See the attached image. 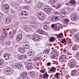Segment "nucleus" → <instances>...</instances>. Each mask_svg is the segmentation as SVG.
Wrapping results in <instances>:
<instances>
[{
	"label": "nucleus",
	"mask_w": 79,
	"mask_h": 79,
	"mask_svg": "<svg viewBox=\"0 0 79 79\" xmlns=\"http://www.w3.org/2000/svg\"><path fill=\"white\" fill-rule=\"evenodd\" d=\"M75 60V59H72V60L69 61L68 63V65L70 68H74L75 66L76 65V63L74 62Z\"/></svg>",
	"instance_id": "1"
},
{
	"label": "nucleus",
	"mask_w": 79,
	"mask_h": 79,
	"mask_svg": "<svg viewBox=\"0 0 79 79\" xmlns=\"http://www.w3.org/2000/svg\"><path fill=\"white\" fill-rule=\"evenodd\" d=\"M12 66L15 68H17L19 70H23V69L24 67L23 65L21 64L18 63H13L12 64Z\"/></svg>",
	"instance_id": "2"
},
{
	"label": "nucleus",
	"mask_w": 79,
	"mask_h": 79,
	"mask_svg": "<svg viewBox=\"0 0 79 79\" xmlns=\"http://www.w3.org/2000/svg\"><path fill=\"white\" fill-rule=\"evenodd\" d=\"M59 55L58 52L56 50H54L52 51V54L50 55L52 59H55L56 56L57 57Z\"/></svg>",
	"instance_id": "3"
},
{
	"label": "nucleus",
	"mask_w": 79,
	"mask_h": 79,
	"mask_svg": "<svg viewBox=\"0 0 79 79\" xmlns=\"http://www.w3.org/2000/svg\"><path fill=\"white\" fill-rule=\"evenodd\" d=\"M66 59H68L66 55H62L59 58V60L60 62L62 63H65Z\"/></svg>",
	"instance_id": "4"
},
{
	"label": "nucleus",
	"mask_w": 79,
	"mask_h": 79,
	"mask_svg": "<svg viewBox=\"0 0 79 79\" xmlns=\"http://www.w3.org/2000/svg\"><path fill=\"white\" fill-rule=\"evenodd\" d=\"M32 39L35 42H39L40 40V36L37 34L35 35L32 37Z\"/></svg>",
	"instance_id": "5"
},
{
	"label": "nucleus",
	"mask_w": 79,
	"mask_h": 79,
	"mask_svg": "<svg viewBox=\"0 0 79 79\" xmlns=\"http://www.w3.org/2000/svg\"><path fill=\"white\" fill-rule=\"evenodd\" d=\"M13 73V70L10 69H6L5 71V73L7 75H10Z\"/></svg>",
	"instance_id": "6"
},
{
	"label": "nucleus",
	"mask_w": 79,
	"mask_h": 79,
	"mask_svg": "<svg viewBox=\"0 0 79 79\" xmlns=\"http://www.w3.org/2000/svg\"><path fill=\"white\" fill-rule=\"evenodd\" d=\"M3 33L4 34L2 35V36L1 37V40H3V39H5L7 36V35H8V32H6V29L3 30Z\"/></svg>",
	"instance_id": "7"
},
{
	"label": "nucleus",
	"mask_w": 79,
	"mask_h": 79,
	"mask_svg": "<svg viewBox=\"0 0 79 79\" xmlns=\"http://www.w3.org/2000/svg\"><path fill=\"white\" fill-rule=\"evenodd\" d=\"M20 15L22 16L23 18H27V17L28 16V13L27 12L25 11L24 10H22L20 13Z\"/></svg>",
	"instance_id": "8"
},
{
	"label": "nucleus",
	"mask_w": 79,
	"mask_h": 79,
	"mask_svg": "<svg viewBox=\"0 0 79 79\" xmlns=\"http://www.w3.org/2000/svg\"><path fill=\"white\" fill-rule=\"evenodd\" d=\"M23 38V35L21 34H19L17 35L16 37V40L18 42L21 41Z\"/></svg>",
	"instance_id": "9"
},
{
	"label": "nucleus",
	"mask_w": 79,
	"mask_h": 79,
	"mask_svg": "<svg viewBox=\"0 0 79 79\" xmlns=\"http://www.w3.org/2000/svg\"><path fill=\"white\" fill-rule=\"evenodd\" d=\"M38 17L40 19V20H43L44 18V15L41 12H38Z\"/></svg>",
	"instance_id": "10"
},
{
	"label": "nucleus",
	"mask_w": 79,
	"mask_h": 79,
	"mask_svg": "<svg viewBox=\"0 0 79 79\" xmlns=\"http://www.w3.org/2000/svg\"><path fill=\"white\" fill-rule=\"evenodd\" d=\"M38 33L41 34V35H48V34L45 31H43L42 30H39L37 31Z\"/></svg>",
	"instance_id": "11"
},
{
	"label": "nucleus",
	"mask_w": 79,
	"mask_h": 79,
	"mask_svg": "<svg viewBox=\"0 0 79 79\" xmlns=\"http://www.w3.org/2000/svg\"><path fill=\"white\" fill-rule=\"evenodd\" d=\"M26 58H27V56L25 55H21L18 57L19 60H26Z\"/></svg>",
	"instance_id": "12"
},
{
	"label": "nucleus",
	"mask_w": 79,
	"mask_h": 79,
	"mask_svg": "<svg viewBox=\"0 0 79 79\" xmlns=\"http://www.w3.org/2000/svg\"><path fill=\"white\" fill-rule=\"evenodd\" d=\"M28 54L30 58L31 59V58H32V57H33L34 55V52H33L31 51L28 52Z\"/></svg>",
	"instance_id": "13"
},
{
	"label": "nucleus",
	"mask_w": 79,
	"mask_h": 79,
	"mask_svg": "<svg viewBox=\"0 0 79 79\" xmlns=\"http://www.w3.org/2000/svg\"><path fill=\"white\" fill-rule=\"evenodd\" d=\"M33 65V64H32V63H28L27 64L26 67L27 68H28V69L30 70L31 68H33V66H32Z\"/></svg>",
	"instance_id": "14"
},
{
	"label": "nucleus",
	"mask_w": 79,
	"mask_h": 79,
	"mask_svg": "<svg viewBox=\"0 0 79 79\" xmlns=\"http://www.w3.org/2000/svg\"><path fill=\"white\" fill-rule=\"evenodd\" d=\"M22 47L24 48H26V49H27L30 47V45L27 44V43H25L23 44Z\"/></svg>",
	"instance_id": "15"
},
{
	"label": "nucleus",
	"mask_w": 79,
	"mask_h": 79,
	"mask_svg": "<svg viewBox=\"0 0 79 79\" xmlns=\"http://www.w3.org/2000/svg\"><path fill=\"white\" fill-rule=\"evenodd\" d=\"M56 70V69L55 68V67H52V68L50 70L48 71V72L49 73H55Z\"/></svg>",
	"instance_id": "16"
},
{
	"label": "nucleus",
	"mask_w": 79,
	"mask_h": 79,
	"mask_svg": "<svg viewBox=\"0 0 79 79\" xmlns=\"http://www.w3.org/2000/svg\"><path fill=\"white\" fill-rule=\"evenodd\" d=\"M19 51L21 53H24L26 51L25 48L23 47H20L19 49Z\"/></svg>",
	"instance_id": "17"
},
{
	"label": "nucleus",
	"mask_w": 79,
	"mask_h": 79,
	"mask_svg": "<svg viewBox=\"0 0 79 79\" xmlns=\"http://www.w3.org/2000/svg\"><path fill=\"white\" fill-rule=\"evenodd\" d=\"M58 17H53L51 19V21L52 22H56L58 21Z\"/></svg>",
	"instance_id": "18"
},
{
	"label": "nucleus",
	"mask_w": 79,
	"mask_h": 79,
	"mask_svg": "<svg viewBox=\"0 0 79 79\" xmlns=\"http://www.w3.org/2000/svg\"><path fill=\"white\" fill-rule=\"evenodd\" d=\"M58 2V0H51L50 1V4L51 5H56Z\"/></svg>",
	"instance_id": "19"
},
{
	"label": "nucleus",
	"mask_w": 79,
	"mask_h": 79,
	"mask_svg": "<svg viewBox=\"0 0 79 79\" xmlns=\"http://www.w3.org/2000/svg\"><path fill=\"white\" fill-rule=\"evenodd\" d=\"M12 19L11 17H7L6 19V21L7 23H10L11 22Z\"/></svg>",
	"instance_id": "20"
},
{
	"label": "nucleus",
	"mask_w": 79,
	"mask_h": 79,
	"mask_svg": "<svg viewBox=\"0 0 79 79\" xmlns=\"http://www.w3.org/2000/svg\"><path fill=\"white\" fill-rule=\"evenodd\" d=\"M24 29L27 32H31V31H32V30L30 29L29 27H27L24 28Z\"/></svg>",
	"instance_id": "21"
},
{
	"label": "nucleus",
	"mask_w": 79,
	"mask_h": 79,
	"mask_svg": "<svg viewBox=\"0 0 79 79\" xmlns=\"http://www.w3.org/2000/svg\"><path fill=\"white\" fill-rule=\"evenodd\" d=\"M4 57L5 58V60H9V58H10V54H5L4 55Z\"/></svg>",
	"instance_id": "22"
},
{
	"label": "nucleus",
	"mask_w": 79,
	"mask_h": 79,
	"mask_svg": "<svg viewBox=\"0 0 79 79\" xmlns=\"http://www.w3.org/2000/svg\"><path fill=\"white\" fill-rule=\"evenodd\" d=\"M20 76L22 77H23V78H26V77L27 76V72H25L23 74H21Z\"/></svg>",
	"instance_id": "23"
},
{
	"label": "nucleus",
	"mask_w": 79,
	"mask_h": 79,
	"mask_svg": "<svg viewBox=\"0 0 79 79\" xmlns=\"http://www.w3.org/2000/svg\"><path fill=\"white\" fill-rule=\"evenodd\" d=\"M11 42L10 40L6 41V43L5 44V46L6 47H8L9 45H11Z\"/></svg>",
	"instance_id": "24"
},
{
	"label": "nucleus",
	"mask_w": 79,
	"mask_h": 79,
	"mask_svg": "<svg viewBox=\"0 0 79 79\" xmlns=\"http://www.w3.org/2000/svg\"><path fill=\"white\" fill-rule=\"evenodd\" d=\"M75 38L77 39V41L79 43V33L75 35Z\"/></svg>",
	"instance_id": "25"
},
{
	"label": "nucleus",
	"mask_w": 79,
	"mask_h": 79,
	"mask_svg": "<svg viewBox=\"0 0 79 79\" xmlns=\"http://www.w3.org/2000/svg\"><path fill=\"white\" fill-rule=\"evenodd\" d=\"M61 76V74L60 73H57L55 75V77L56 79H60V76Z\"/></svg>",
	"instance_id": "26"
},
{
	"label": "nucleus",
	"mask_w": 79,
	"mask_h": 79,
	"mask_svg": "<svg viewBox=\"0 0 79 79\" xmlns=\"http://www.w3.org/2000/svg\"><path fill=\"white\" fill-rule=\"evenodd\" d=\"M41 60V57L40 56H36L35 59V61L37 62L38 61H40Z\"/></svg>",
	"instance_id": "27"
},
{
	"label": "nucleus",
	"mask_w": 79,
	"mask_h": 79,
	"mask_svg": "<svg viewBox=\"0 0 79 79\" xmlns=\"http://www.w3.org/2000/svg\"><path fill=\"white\" fill-rule=\"evenodd\" d=\"M56 36L59 38H61L63 37V35L62 33H61L60 34H56Z\"/></svg>",
	"instance_id": "28"
},
{
	"label": "nucleus",
	"mask_w": 79,
	"mask_h": 79,
	"mask_svg": "<svg viewBox=\"0 0 79 79\" xmlns=\"http://www.w3.org/2000/svg\"><path fill=\"white\" fill-rule=\"evenodd\" d=\"M72 50L74 51L77 50V45H74L72 47Z\"/></svg>",
	"instance_id": "29"
},
{
	"label": "nucleus",
	"mask_w": 79,
	"mask_h": 79,
	"mask_svg": "<svg viewBox=\"0 0 79 79\" xmlns=\"http://www.w3.org/2000/svg\"><path fill=\"white\" fill-rule=\"evenodd\" d=\"M58 25H59V24H58V23H57L56 24V27H55V29L56 31H59V30H60V26H58Z\"/></svg>",
	"instance_id": "30"
},
{
	"label": "nucleus",
	"mask_w": 79,
	"mask_h": 79,
	"mask_svg": "<svg viewBox=\"0 0 79 79\" xmlns=\"http://www.w3.org/2000/svg\"><path fill=\"white\" fill-rule=\"evenodd\" d=\"M48 27V23L44 24L43 26V29L45 30H46Z\"/></svg>",
	"instance_id": "31"
},
{
	"label": "nucleus",
	"mask_w": 79,
	"mask_h": 79,
	"mask_svg": "<svg viewBox=\"0 0 79 79\" xmlns=\"http://www.w3.org/2000/svg\"><path fill=\"white\" fill-rule=\"evenodd\" d=\"M69 3L72 4V5H75L76 2L74 0H70L69 1Z\"/></svg>",
	"instance_id": "32"
},
{
	"label": "nucleus",
	"mask_w": 79,
	"mask_h": 79,
	"mask_svg": "<svg viewBox=\"0 0 79 79\" xmlns=\"http://www.w3.org/2000/svg\"><path fill=\"white\" fill-rule=\"evenodd\" d=\"M44 10H52V9L50 8V7L49 6H45V8Z\"/></svg>",
	"instance_id": "33"
},
{
	"label": "nucleus",
	"mask_w": 79,
	"mask_h": 79,
	"mask_svg": "<svg viewBox=\"0 0 79 79\" xmlns=\"http://www.w3.org/2000/svg\"><path fill=\"white\" fill-rule=\"evenodd\" d=\"M77 71V70H75L72 71L71 73V75H72V76H73V75H74L75 73H76Z\"/></svg>",
	"instance_id": "34"
},
{
	"label": "nucleus",
	"mask_w": 79,
	"mask_h": 79,
	"mask_svg": "<svg viewBox=\"0 0 79 79\" xmlns=\"http://www.w3.org/2000/svg\"><path fill=\"white\" fill-rule=\"evenodd\" d=\"M44 77L45 78H48L49 77V75H48L47 73L46 72L44 74Z\"/></svg>",
	"instance_id": "35"
},
{
	"label": "nucleus",
	"mask_w": 79,
	"mask_h": 79,
	"mask_svg": "<svg viewBox=\"0 0 79 79\" xmlns=\"http://www.w3.org/2000/svg\"><path fill=\"white\" fill-rule=\"evenodd\" d=\"M69 19H65L64 20V23H65L66 24H68V23H69Z\"/></svg>",
	"instance_id": "36"
},
{
	"label": "nucleus",
	"mask_w": 79,
	"mask_h": 79,
	"mask_svg": "<svg viewBox=\"0 0 79 79\" xmlns=\"http://www.w3.org/2000/svg\"><path fill=\"white\" fill-rule=\"evenodd\" d=\"M5 8L6 10H8L10 9V6L9 5L6 4V5H5Z\"/></svg>",
	"instance_id": "37"
},
{
	"label": "nucleus",
	"mask_w": 79,
	"mask_h": 79,
	"mask_svg": "<svg viewBox=\"0 0 79 79\" xmlns=\"http://www.w3.org/2000/svg\"><path fill=\"white\" fill-rule=\"evenodd\" d=\"M29 8V6H23V9L24 10H28Z\"/></svg>",
	"instance_id": "38"
},
{
	"label": "nucleus",
	"mask_w": 79,
	"mask_h": 79,
	"mask_svg": "<svg viewBox=\"0 0 79 79\" xmlns=\"http://www.w3.org/2000/svg\"><path fill=\"white\" fill-rule=\"evenodd\" d=\"M55 40V38L54 37H51L50 38V41L51 42H54Z\"/></svg>",
	"instance_id": "39"
},
{
	"label": "nucleus",
	"mask_w": 79,
	"mask_h": 79,
	"mask_svg": "<svg viewBox=\"0 0 79 79\" xmlns=\"http://www.w3.org/2000/svg\"><path fill=\"white\" fill-rule=\"evenodd\" d=\"M66 40L65 39H64L62 40L61 41V42L62 44H64V43H66Z\"/></svg>",
	"instance_id": "40"
},
{
	"label": "nucleus",
	"mask_w": 79,
	"mask_h": 79,
	"mask_svg": "<svg viewBox=\"0 0 79 79\" xmlns=\"http://www.w3.org/2000/svg\"><path fill=\"white\" fill-rule=\"evenodd\" d=\"M75 58H79V52H77L76 53L75 55Z\"/></svg>",
	"instance_id": "41"
},
{
	"label": "nucleus",
	"mask_w": 79,
	"mask_h": 79,
	"mask_svg": "<svg viewBox=\"0 0 79 79\" xmlns=\"http://www.w3.org/2000/svg\"><path fill=\"white\" fill-rule=\"evenodd\" d=\"M60 14H62L63 15H66V10H62L61 12H60Z\"/></svg>",
	"instance_id": "42"
},
{
	"label": "nucleus",
	"mask_w": 79,
	"mask_h": 79,
	"mask_svg": "<svg viewBox=\"0 0 79 79\" xmlns=\"http://www.w3.org/2000/svg\"><path fill=\"white\" fill-rule=\"evenodd\" d=\"M45 52L46 54H47L48 53L50 52V50L49 49H47L45 50Z\"/></svg>",
	"instance_id": "43"
},
{
	"label": "nucleus",
	"mask_w": 79,
	"mask_h": 79,
	"mask_svg": "<svg viewBox=\"0 0 79 79\" xmlns=\"http://www.w3.org/2000/svg\"><path fill=\"white\" fill-rule=\"evenodd\" d=\"M42 3H40L38 4L37 6L38 8H40V7H42Z\"/></svg>",
	"instance_id": "44"
},
{
	"label": "nucleus",
	"mask_w": 79,
	"mask_h": 79,
	"mask_svg": "<svg viewBox=\"0 0 79 79\" xmlns=\"http://www.w3.org/2000/svg\"><path fill=\"white\" fill-rule=\"evenodd\" d=\"M47 66H52V63L51 62H48L46 64Z\"/></svg>",
	"instance_id": "45"
},
{
	"label": "nucleus",
	"mask_w": 79,
	"mask_h": 79,
	"mask_svg": "<svg viewBox=\"0 0 79 79\" xmlns=\"http://www.w3.org/2000/svg\"><path fill=\"white\" fill-rule=\"evenodd\" d=\"M63 74H64V75H66V74H68V71L65 70H64L63 71Z\"/></svg>",
	"instance_id": "46"
},
{
	"label": "nucleus",
	"mask_w": 79,
	"mask_h": 79,
	"mask_svg": "<svg viewBox=\"0 0 79 79\" xmlns=\"http://www.w3.org/2000/svg\"><path fill=\"white\" fill-rule=\"evenodd\" d=\"M44 11H45L46 13H50V12H51V10H44Z\"/></svg>",
	"instance_id": "47"
},
{
	"label": "nucleus",
	"mask_w": 79,
	"mask_h": 79,
	"mask_svg": "<svg viewBox=\"0 0 79 79\" xmlns=\"http://www.w3.org/2000/svg\"><path fill=\"white\" fill-rule=\"evenodd\" d=\"M46 70V69H43V70H40V72L41 73H45Z\"/></svg>",
	"instance_id": "48"
},
{
	"label": "nucleus",
	"mask_w": 79,
	"mask_h": 79,
	"mask_svg": "<svg viewBox=\"0 0 79 79\" xmlns=\"http://www.w3.org/2000/svg\"><path fill=\"white\" fill-rule=\"evenodd\" d=\"M11 13L12 14H15L16 13V11L15 10H13L10 11Z\"/></svg>",
	"instance_id": "49"
},
{
	"label": "nucleus",
	"mask_w": 79,
	"mask_h": 79,
	"mask_svg": "<svg viewBox=\"0 0 79 79\" xmlns=\"http://www.w3.org/2000/svg\"><path fill=\"white\" fill-rule=\"evenodd\" d=\"M76 18L75 17H73V16H71V19L72 21H74Z\"/></svg>",
	"instance_id": "50"
},
{
	"label": "nucleus",
	"mask_w": 79,
	"mask_h": 79,
	"mask_svg": "<svg viewBox=\"0 0 79 79\" xmlns=\"http://www.w3.org/2000/svg\"><path fill=\"white\" fill-rule=\"evenodd\" d=\"M68 44L69 45H71V44H73V42L71 41H70L68 42Z\"/></svg>",
	"instance_id": "51"
},
{
	"label": "nucleus",
	"mask_w": 79,
	"mask_h": 79,
	"mask_svg": "<svg viewBox=\"0 0 79 79\" xmlns=\"http://www.w3.org/2000/svg\"><path fill=\"white\" fill-rule=\"evenodd\" d=\"M2 65H3V64L2 63V59H0V68L2 67Z\"/></svg>",
	"instance_id": "52"
},
{
	"label": "nucleus",
	"mask_w": 79,
	"mask_h": 79,
	"mask_svg": "<svg viewBox=\"0 0 79 79\" xmlns=\"http://www.w3.org/2000/svg\"><path fill=\"white\" fill-rule=\"evenodd\" d=\"M51 27L52 29H54L55 28V25L54 24H52L51 25Z\"/></svg>",
	"instance_id": "53"
},
{
	"label": "nucleus",
	"mask_w": 79,
	"mask_h": 79,
	"mask_svg": "<svg viewBox=\"0 0 79 79\" xmlns=\"http://www.w3.org/2000/svg\"><path fill=\"white\" fill-rule=\"evenodd\" d=\"M77 71V73H76V76H79V69H78Z\"/></svg>",
	"instance_id": "54"
},
{
	"label": "nucleus",
	"mask_w": 79,
	"mask_h": 79,
	"mask_svg": "<svg viewBox=\"0 0 79 79\" xmlns=\"http://www.w3.org/2000/svg\"><path fill=\"white\" fill-rule=\"evenodd\" d=\"M60 6L61 5H60V4L56 6V9H58L59 8H60Z\"/></svg>",
	"instance_id": "55"
},
{
	"label": "nucleus",
	"mask_w": 79,
	"mask_h": 79,
	"mask_svg": "<svg viewBox=\"0 0 79 79\" xmlns=\"http://www.w3.org/2000/svg\"><path fill=\"white\" fill-rule=\"evenodd\" d=\"M72 16H73V17H75V18H76V14H74L72 15Z\"/></svg>",
	"instance_id": "56"
},
{
	"label": "nucleus",
	"mask_w": 79,
	"mask_h": 79,
	"mask_svg": "<svg viewBox=\"0 0 79 79\" xmlns=\"http://www.w3.org/2000/svg\"><path fill=\"white\" fill-rule=\"evenodd\" d=\"M3 15L2 14V13H0V18H1V17H3Z\"/></svg>",
	"instance_id": "57"
},
{
	"label": "nucleus",
	"mask_w": 79,
	"mask_h": 79,
	"mask_svg": "<svg viewBox=\"0 0 79 79\" xmlns=\"http://www.w3.org/2000/svg\"><path fill=\"white\" fill-rule=\"evenodd\" d=\"M72 32L73 33H75L76 32V30H75L74 29H73L72 30Z\"/></svg>",
	"instance_id": "58"
},
{
	"label": "nucleus",
	"mask_w": 79,
	"mask_h": 79,
	"mask_svg": "<svg viewBox=\"0 0 79 79\" xmlns=\"http://www.w3.org/2000/svg\"><path fill=\"white\" fill-rule=\"evenodd\" d=\"M13 35H11L10 36L9 38L11 39L13 38Z\"/></svg>",
	"instance_id": "59"
},
{
	"label": "nucleus",
	"mask_w": 79,
	"mask_h": 79,
	"mask_svg": "<svg viewBox=\"0 0 79 79\" xmlns=\"http://www.w3.org/2000/svg\"><path fill=\"white\" fill-rule=\"evenodd\" d=\"M35 73L34 72H31V74L32 75H34V74Z\"/></svg>",
	"instance_id": "60"
},
{
	"label": "nucleus",
	"mask_w": 79,
	"mask_h": 79,
	"mask_svg": "<svg viewBox=\"0 0 79 79\" xmlns=\"http://www.w3.org/2000/svg\"><path fill=\"white\" fill-rule=\"evenodd\" d=\"M69 33H73V30H70L69 31Z\"/></svg>",
	"instance_id": "61"
},
{
	"label": "nucleus",
	"mask_w": 79,
	"mask_h": 79,
	"mask_svg": "<svg viewBox=\"0 0 79 79\" xmlns=\"http://www.w3.org/2000/svg\"><path fill=\"white\" fill-rule=\"evenodd\" d=\"M30 1H27L26 2V3L27 4H29V3H30Z\"/></svg>",
	"instance_id": "62"
},
{
	"label": "nucleus",
	"mask_w": 79,
	"mask_h": 79,
	"mask_svg": "<svg viewBox=\"0 0 79 79\" xmlns=\"http://www.w3.org/2000/svg\"><path fill=\"white\" fill-rule=\"evenodd\" d=\"M7 2V0H2V2Z\"/></svg>",
	"instance_id": "63"
},
{
	"label": "nucleus",
	"mask_w": 79,
	"mask_h": 79,
	"mask_svg": "<svg viewBox=\"0 0 79 79\" xmlns=\"http://www.w3.org/2000/svg\"><path fill=\"white\" fill-rule=\"evenodd\" d=\"M16 30H14L13 31V33L14 34H15V33H16Z\"/></svg>",
	"instance_id": "64"
}]
</instances>
